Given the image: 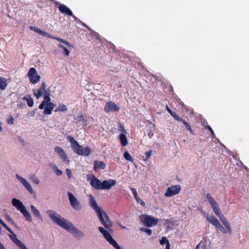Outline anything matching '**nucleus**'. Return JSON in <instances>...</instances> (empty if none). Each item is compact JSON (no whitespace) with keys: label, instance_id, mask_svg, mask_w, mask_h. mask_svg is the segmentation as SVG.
<instances>
[{"label":"nucleus","instance_id":"nucleus-6","mask_svg":"<svg viewBox=\"0 0 249 249\" xmlns=\"http://www.w3.org/2000/svg\"><path fill=\"white\" fill-rule=\"evenodd\" d=\"M100 232L103 234L105 238L116 249H122L117 242L112 238L109 233L103 227H99L98 228Z\"/></svg>","mask_w":249,"mask_h":249},{"label":"nucleus","instance_id":"nucleus-59","mask_svg":"<svg viewBox=\"0 0 249 249\" xmlns=\"http://www.w3.org/2000/svg\"><path fill=\"white\" fill-rule=\"evenodd\" d=\"M1 227L0 226V231H1Z\"/></svg>","mask_w":249,"mask_h":249},{"label":"nucleus","instance_id":"nucleus-39","mask_svg":"<svg viewBox=\"0 0 249 249\" xmlns=\"http://www.w3.org/2000/svg\"><path fill=\"white\" fill-rule=\"evenodd\" d=\"M140 230L146 232L148 235H150L152 233V231L148 228H140Z\"/></svg>","mask_w":249,"mask_h":249},{"label":"nucleus","instance_id":"nucleus-34","mask_svg":"<svg viewBox=\"0 0 249 249\" xmlns=\"http://www.w3.org/2000/svg\"><path fill=\"white\" fill-rule=\"evenodd\" d=\"M30 29L32 30H33L35 32H36V33H39L40 34L43 35H46L47 34L45 32H44L43 31H41L39 29L35 27H33V26H31L30 27Z\"/></svg>","mask_w":249,"mask_h":249},{"label":"nucleus","instance_id":"nucleus-32","mask_svg":"<svg viewBox=\"0 0 249 249\" xmlns=\"http://www.w3.org/2000/svg\"><path fill=\"white\" fill-rule=\"evenodd\" d=\"M58 47L59 48H61V49L63 50L64 53L66 56H69V54H70V51L66 47H65L64 45H63L62 44H59Z\"/></svg>","mask_w":249,"mask_h":249},{"label":"nucleus","instance_id":"nucleus-17","mask_svg":"<svg viewBox=\"0 0 249 249\" xmlns=\"http://www.w3.org/2000/svg\"><path fill=\"white\" fill-rule=\"evenodd\" d=\"M46 85L45 82L42 83L40 89H33V92L35 96L37 99H39L42 95L44 96L45 93H47V91L45 90Z\"/></svg>","mask_w":249,"mask_h":249},{"label":"nucleus","instance_id":"nucleus-25","mask_svg":"<svg viewBox=\"0 0 249 249\" xmlns=\"http://www.w3.org/2000/svg\"><path fill=\"white\" fill-rule=\"evenodd\" d=\"M177 121L182 123L185 125L186 129L189 130L191 134H193V131L192 129L191 126L187 123V122L185 120L179 117Z\"/></svg>","mask_w":249,"mask_h":249},{"label":"nucleus","instance_id":"nucleus-37","mask_svg":"<svg viewBox=\"0 0 249 249\" xmlns=\"http://www.w3.org/2000/svg\"><path fill=\"white\" fill-rule=\"evenodd\" d=\"M169 241L167 239V238L165 237V236H163L162 238H161V239L160 240V243L161 245H163L164 244H167L168 243H169Z\"/></svg>","mask_w":249,"mask_h":249},{"label":"nucleus","instance_id":"nucleus-45","mask_svg":"<svg viewBox=\"0 0 249 249\" xmlns=\"http://www.w3.org/2000/svg\"><path fill=\"white\" fill-rule=\"evenodd\" d=\"M67 175L69 178H71V172L70 169H66V170Z\"/></svg>","mask_w":249,"mask_h":249},{"label":"nucleus","instance_id":"nucleus-9","mask_svg":"<svg viewBox=\"0 0 249 249\" xmlns=\"http://www.w3.org/2000/svg\"><path fill=\"white\" fill-rule=\"evenodd\" d=\"M206 219L217 229L221 232L226 234L228 232L221 225L218 220L213 215L209 216L208 214L205 215Z\"/></svg>","mask_w":249,"mask_h":249},{"label":"nucleus","instance_id":"nucleus-47","mask_svg":"<svg viewBox=\"0 0 249 249\" xmlns=\"http://www.w3.org/2000/svg\"><path fill=\"white\" fill-rule=\"evenodd\" d=\"M73 18L74 20L76 21L77 23H80L81 22V20H80L79 18H78L76 16H75L73 14V16H71Z\"/></svg>","mask_w":249,"mask_h":249},{"label":"nucleus","instance_id":"nucleus-20","mask_svg":"<svg viewBox=\"0 0 249 249\" xmlns=\"http://www.w3.org/2000/svg\"><path fill=\"white\" fill-rule=\"evenodd\" d=\"M94 170L96 172L98 169H104L106 168V164L102 161H94Z\"/></svg>","mask_w":249,"mask_h":249},{"label":"nucleus","instance_id":"nucleus-58","mask_svg":"<svg viewBox=\"0 0 249 249\" xmlns=\"http://www.w3.org/2000/svg\"><path fill=\"white\" fill-rule=\"evenodd\" d=\"M121 228H122V229H125V228H126V227H125V226H121Z\"/></svg>","mask_w":249,"mask_h":249},{"label":"nucleus","instance_id":"nucleus-51","mask_svg":"<svg viewBox=\"0 0 249 249\" xmlns=\"http://www.w3.org/2000/svg\"><path fill=\"white\" fill-rule=\"evenodd\" d=\"M80 24H81L83 26L86 27L88 30H90L89 27L85 23L83 22L82 21L80 23Z\"/></svg>","mask_w":249,"mask_h":249},{"label":"nucleus","instance_id":"nucleus-26","mask_svg":"<svg viewBox=\"0 0 249 249\" xmlns=\"http://www.w3.org/2000/svg\"><path fill=\"white\" fill-rule=\"evenodd\" d=\"M7 86V80L3 77H0V89L4 90Z\"/></svg>","mask_w":249,"mask_h":249},{"label":"nucleus","instance_id":"nucleus-22","mask_svg":"<svg viewBox=\"0 0 249 249\" xmlns=\"http://www.w3.org/2000/svg\"><path fill=\"white\" fill-rule=\"evenodd\" d=\"M11 234L9 235V237L11 240L17 246H18L22 242L17 238L16 234L12 231V232H10Z\"/></svg>","mask_w":249,"mask_h":249},{"label":"nucleus","instance_id":"nucleus-4","mask_svg":"<svg viewBox=\"0 0 249 249\" xmlns=\"http://www.w3.org/2000/svg\"><path fill=\"white\" fill-rule=\"evenodd\" d=\"M67 139L71 142V147L73 151L78 155L88 156L90 154L91 149L89 147H83L71 136H68Z\"/></svg>","mask_w":249,"mask_h":249},{"label":"nucleus","instance_id":"nucleus-8","mask_svg":"<svg viewBox=\"0 0 249 249\" xmlns=\"http://www.w3.org/2000/svg\"><path fill=\"white\" fill-rule=\"evenodd\" d=\"M39 108L44 109L43 111H40L38 113L37 118L38 119L42 121H46L45 116L47 115V94L44 95V100L41 104L39 106Z\"/></svg>","mask_w":249,"mask_h":249},{"label":"nucleus","instance_id":"nucleus-10","mask_svg":"<svg viewBox=\"0 0 249 249\" xmlns=\"http://www.w3.org/2000/svg\"><path fill=\"white\" fill-rule=\"evenodd\" d=\"M68 195L69 198L70 204L72 207L76 210H80L81 209L82 206L79 201L73 196V195L69 192Z\"/></svg>","mask_w":249,"mask_h":249},{"label":"nucleus","instance_id":"nucleus-38","mask_svg":"<svg viewBox=\"0 0 249 249\" xmlns=\"http://www.w3.org/2000/svg\"><path fill=\"white\" fill-rule=\"evenodd\" d=\"M135 199L137 201V202L140 204H141L142 206L144 207L145 205V202L139 196H137V197L135 198Z\"/></svg>","mask_w":249,"mask_h":249},{"label":"nucleus","instance_id":"nucleus-57","mask_svg":"<svg viewBox=\"0 0 249 249\" xmlns=\"http://www.w3.org/2000/svg\"><path fill=\"white\" fill-rule=\"evenodd\" d=\"M2 128L1 126V125H0V132L2 131Z\"/></svg>","mask_w":249,"mask_h":249},{"label":"nucleus","instance_id":"nucleus-50","mask_svg":"<svg viewBox=\"0 0 249 249\" xmlns=\"http://www.w3.org/2000/svg\"><path fill=\"white\" fill-rule=\"evenodd\" d=\"M14 122V119L13 118L11 117L10 119L7 122V123L9 124H13Z\"/></svg>","mask_w":249,"mask_h":249},{"label":"nucleus","instance_id":"nucleus-52","mask_svg":"<svg viewBox=\"0 0 249 249\" xmlns=\"http://www.w3.org/2000/svg\"><path fill=\"white\" fill-rule=\"evenodd\" d=\"M80 24H81L83 26L86 27L88 30H90L89 27L85 23L83 22L82 21L80 23Z\"/></svg>","mask_w":249,"mask_h":249},{"label":"nucleus","instance_id":"nucleus-3","mask_svg":"<svg viewBox=\"0 0 249 249\" xmlns=\"http://www.w3.org/2000/svg\"><path fill=\"white\" fill-rule=\"evenodd\" d=\"M206 198L208 199L210 204L211 205V206L215 215H216L219 218L220 221L226 227L228 232L230 234H231V229L230 225L227 218L222 213V212L220 210L217 202L215 200V199L212 196V195L210 193H207L206 194Z\"/></svg>","mask_w":249,"mask_h":249},{"label":"nucleus","instance_id":"nucleus-23","mask_svg":"<svg viewBox=\"0 0 249 249\" xmlns=\"http://www.w3.org/2000/svg\"><path fill=\"white\" fill-rule=\"evenodd\" d=\"M49 96L50 93L48 92V115L51 114L52 110L54 107V105L51 102Z\"/></svg>","mask_w":249,"mask_h":249},{"label":"nucleus","instance_id":"nucleus-15","mask_svg":"<svg viewBox=\"0 0 249 249\" xmlns=\"http://www.w3.org/2000/svg\"><path fill=\"white\" fill-rule=\"evenodd\" d=\"M16 178L22 184L24 187L27 189L29 192L32 194H35L34 191L33 190L30 184L24 179L23 177L19 176L18 174L16 175Z\"/></svg>","mask_w":249,"mask_h":249},{"label":"nucleus","instance_id":"nucleus-11","mask_svg":"<svg viewBox=\"0 0 249 249\" xmlns=\"http://www.w3.org/2000/svg\"><path fill=\"white\" fill-rule=\"evenodd\" d=\"M28 76L30 82L32 84H36L40 80V76L37 73L36 71L34 68L30 69Z\"/></svg>","mask_w":249,"mask_h":249},{"label":"nucleus","instance_id":"nucleus-56","mask_svg":"<svg viewBox=\"0 0 249 249\" xmlns=\"http://www.w3.org/2000/svg\"><path fill=\"white\" fill-rule=\"evenodd\" d=\"M20 142L21 143H22L23 145L25 144V142H24V141L22 139H21L20 140Z\"/></svg>","mask_w":249,"mask_h":249},{"label":"nucleus","instance_id":"nucleus-54","mask_svg":"<svg viewBox=\"0 0 249 249\" xmlns=\"http://www.w3.org/2000/svg\"><path fill=\"white\" fill-rule=\"evenodd\" d=\"M0 249H5L4 246L0 242Z\"/></svg>","mask_w":249,"mask_h":249},{"label":"nucleus","instance_id":"nucleus-49","mask_svg":"<svg viewBox=\"0 0 249 249\" xmlns=\"http://www.w3.org/2000/svg\"><path fill=\"white\" fill-rule=\"evenodd\" d=\"M18 106L20 108H24L26 107V105L24 103H20L18 105Z\"/></svg>","mask_w":249,"mask_h":249},{"label":"nucleus","instance_id":"nucleus-31","mask_svg":"<svg viewBox=\"0 0 249 249\" xmlns=\"http://www.w3.org/2000/svg\"><path fill=\"white\" fill-rule=\"evenodd\" d=\"M68 109V108L67 107L62 104V105H60L58 106V107H57L55 110H54L55 112H57V111H67Z\"/></svg>","mask_w":249,"mask_h":249},{"label":"nucleus","instance_id":"nucleus-21","mask_svg":"<svg viewBox=\"0 0 249 249\" xmlns=\"http://www.w3.org/2000/svg\"><path fill=\"white\" fill-rule=\"evenodd\" d=\"M30 207L33 214L38 219L43 221L42 217L39 211L34 205H31Z\"/></svg>","mask_w":249,"mask_h":249},{"label":"nucleus","instance_id":"nucleus-36","mask_svg":"<svg viewBox=\"0 0 249 249\" xmlns=\"http://www.w3.org/2000/svg\"><path fill=\"white\" fill-rule=\"evenodd\" d=\"M0 224L9 232H12V230L7 226V225L0 218Z\"/></svg>","mask_w":249,"mask_h":249},{"label":"nucleus","instance_id":"nucleus-12","mask_svg":"<svg viewBox=\"0 0 249 249\" xmlns=\"http://www.w3.org/2000/svg\"><path fill=\"white\" fill-rule=\"evenodd\" d=\"M181 190L179 185H172L168 187L164 194V196L166 197H171L176 195L178 194Z\"/></svg>","mask_w":249,"mask_h":249},{"label":"nucleus","instance_id":"nucleus-46","mask_svg":"<svg viewBox=\"0 0 249 249\" xmlns=\"http://www.w3.org/2000/svg\"><path fill=\"white\" fill-rule=\"evenodd\" d=\"M207 128L210 131V132L211 133L212 136L213 137H214L215 134H214V131H213V129L212 128V127L208 125V126H207Z\"/></svg>","mask_w":249,"mask_h":249},{"label":"nucleus","instance_id":"nucleus-7","mask_svg":"<svg viewBox=\"0 0 249 249\" xmlns=\"http://www.w3.org/2000/svg\"><path fill=\"white\" fill-rule=\"evenodd\" d=\"M142 222L146 226L151 227L156 225L158 223V219L149 215H142L140 216Z\"/></svg>","mask_w":249,"mask_h":249},{"label":"nucleus","instance_id":"nucleus-35","mask_svg":"<svg viewBox=\"0 0 249 249\" xmlns=\"http://www.w3.org/2000/svg\"><path fill=\"white\" fill-rule=\"evenodd\" d=\"M53 169L55 173L57 176H61L62 175L63 172L61 170L58 169L56 165H53Z\"/></svg>","mask_w":249,"mask_h":249},{"label":"nucleus","instance_id":"nucleus-19","mask_svg":"<svg viewBox=\"0 0 249 249\" xmlns=\"http://www.w3.org/2000/svg\"><path fill=\"white\" fill-rule=\"evenodd\" d=\"M116 184V181L113 179L105 180L102 182V190H109Z\"/></svg>","mask_w":249,"mask_h":249},{"label":"nucleus","instance_id":"nucleus-16","mask_svg":"<svg viewBox=\"0 0 249 249\" xmlns=\"http://www.w3.org/2000/svg\"><path fill=\"white\" fill-rule=\"evenodd\" d=\"M56 5H59L58 8L59 11L63 14L68 15L69 16H73V13L71 9L67 6L63 4H60L58 2H54Z\"/></svg>","mask_w":249,"mask_h":249},{"label":"nucleus","instance_id":"nucleus-13","mask_svg":"<svg viewBox=\"0 0 249 249\" xmlns=\"http://www.w3.org/2000/svg\"><path fill=\"white\" fill-rule=\"evenodd\" d=\"M54 150L55 152L58 155L60 159L66 164H69L70 160L68 158L66 153L64 150L61 147L56 146L54 147Z\"/></svg>","mask_w":249,"mask_h":249},{"label":"nucleus","instance_id":"nucleus-29","mask_svg":"<svg viewBox=\"0 0 249 249\" xmlns=\"http://www.w3.org/2000/svg\"><path fill=\"white\" fill-rule=\"evenodd\" d=\"M124 157L126 160L133 162V158L127 151H126L124 152Z\"/></svg>","mask_w":249,"mask_h":249},{"label":"nucleus","instance_id":"nucleus-55","mask_svg":"<svg viewBox=\"0 0 249 249\" xmlns=\"http://www.w3.org/2000/svg\"><path fill=\"white\" fill-rule=\"evenodd\" d=\"M200 243L198 244V245H196V248L195 249H198L200 247Z\"/></svg>","mask_w":249,"mask_h":249},{"label":"nucleus","instance_id":"nucleus-2","mask_svg":"<svg viewBox=\"0 0 249 249\" xmlns=\"http://www.w3.org/2000/svg\"><path fill=\"white\" fill-rule=\"evenodd\" d=\"M89 205L96 212L102 224L106 229L110 230L112 226V223L108 216L105 212L102 213L101 208L98 206L95 198L90 195Z\"/></svg>","mask_w":249,"mask_h":249},{"label":"nucleus","instance_id":"nucleus-24","mask_svg":"<svg viewBox=\"0 0 249 249\" xmlns=\"http://www.w3.org/2000/svg\"><path fill=\"white\" fill-rule=\"evenodd\" d=\"M119 139L123 146H125L128 144V141L126 138V134H121L119 136Z\"/></svg>","mask_w":249,"mask_h":249},{"label":"nucleus","instance_id":"nucleus-30","mask_svg":"<svg viewBox=\"0 0 249 249\" xmlns=\"http://www.w3.org/2000/svg\"><path fill=\"white\" fill-rule=\"evenodd\" d=\"M23 100H26L27 101V104L30 107H32L33 106L34 102V100L32 98H31V97L28 98L26 96H24L23 98Z\"/></svg>","mask_w":249,"mask_h":249},{"label":"nucleus","instance_id":"nucleus-48","mask_svg":"<svg viewBox=\"0 0 249 249\" xmlns=\"http://www.w3.org/2000/svg\"><path fill=\"white\" fill-rule=\"evenodd\" d=\"M18 247L21 249H28V248L22 243H21Z\"/></svg>","mask_w":249,"mask_h":249},{"label":"nucleus","instance_id":"nucleus-33","mask_svg":"<svg viewBox=\"0 0 249 249\" xmlns=\"http://www.w3.org/2000/svg\"><path fill=\"white\" fill-rule=\"evenodd\" d=\"M118 130L122 132L121 134H127V132L124 126V125L121 123H119L118 124Z\"/></svg>","mask_w":249,"mask_h":249},{"label":"nucleus","instance_id":"nucleus-40","mask_svg":"<svg viewBox=\"0 0 249 249\" xmlns=\"http://www.w3.org/2000/svg\"><path fill=\"white\" fill-rule=\"evenodd\" d=\"M5 217H6V220L10 222L12 225H15L16 226H17V224L14 222V221H13V220L11 218V217H10V216L8 214H6L5 215Z\"/></svg>","mask_w":249,"mask_h":249},{"label":"nucleus","instance_id":"nucleus-44","mask_svg":"<svg viewBox=\"0 0 249 249\" xmlns=\"http://www.w3.org/2000/svg\"><path fill=\"white\" fill-rule=\"evenodd\" d=\"M130 190L132 191L135 198L138 196L136 189L135 188L131 187L130 188Z\"/></svg>","mask_w":249,"mask_h":249},{"label":"nucleus","instance_id":"nucleus-28","mask_svg":"<svg viewBox=\"0 0 249 249\" xmlns=\"http://www.w3.org/2000/svg\"><path fill=\"white\" fill-rule=\"evenodd\" d=\"M55 39L58 41L59 42L62 43L66 45L67 46H68L69 48H72L73 45L70 43L68 41L65 40L62 38H59V37H56Z\"/></svg>","mask_w":249,"mask_h":249},{"label":"nucleus","instance_id":"nucleus-42","mask_svg":"<svg viewBox=\"0 0 249 249\" xmlns=\"http://www.w3.org/2000/svg\"><path fill=\"white\" fill-rule=\"evenodd\" d=\"M152 155V151L149 150L146 152L145 153V159L144 160H148L151 157Z\"/></svg>","mask_w":249,"mask_h":249},{"label":"nucleus","instance_id":"nucleus-43","mask_svg":"<svg viewBox=\"0 0 249 249\" xmlns=\"http://www.w3.org/2000/svg\"><path fill=\"white\" fill-rule=\"evenodd\" d=\"M75 119L76 120L77 122H81L84 120L83 115L81 114L80 116H77Z\"/></svg>","mask_w":249,"mask_h":249},{"label":"nucleus","instance_id":"nucleus-27","mask_svg":"<svg viewBox=\"0 0 249 249\" xmlns=\"http://www.w3.org/2000/svg\"><path fill=\"white\" fill-rule=\"evenodd\" d=\"M166 109L167 110V111L170 114V115L176 120H177L179 117L178 115V114L173 112L168 106H166Z\"/></svg>","mask_w":249,"mask_h":249},{"label":"nucleus","instance_id":"nucleus-41","mask_svg":"<svg viewBox=\"0 0 249 249\" xmlns=\"http://www.w3.org/2000/svg\"><path fill=\"white\" fill-rule=\"evenodd\" d=\"M32 181L36 184H38L39 183V179L35 176V175H32L30 177Z\"/></svg>","mask_w":249,"mask_h":249},{"label":"nucleus","instance_id":"nucleus-5","mask_svg":"<svg viewBox=\"0 0 249 249\" xmlns=\"http://www.w3.org/2000/svg\"><path fill=\"white\" fill-rule=\"evenodd\" d=\"M11 203L13 206L21 212L28 222L32 221L33 219L31 214L19 199L14 198L12 199Z\"/></svg>","mask_w":249,"mask_h":249},{"label":"nucleus","instance_id":"nucleus-18","mask_svg":"<svg viewBox=\"0 0 249 249\" xmlns=\"http://www.w3.org/2000/svg\"><path fill=\"white\" fill-rule=\"evenodd\" d=\"M90 184L92 187L96 190H102V182L94 176H92Z\"/></svg>","mask_w":249,"mask_h":249},{"label":"nucleus","instance_id":"nucleus-1","mask_svg":"<svg viewBox=\"0 0 249 249\" xmlns=\"http://www.w3.org/2000/svg\"><path fill=\"white\" fill-rule=\"evenodd\" d=\"M49 216L56 224L60 226L68 231L71 233L77 239H81L84 236V233L69 220L63 218L61 215L53 211H48Z\"/></svg>","mask_w":249,"mask_h":249},{"label":"nucleus","instance_id":"nucleus-60","mask_svg":"<svg viewBox=\"0 0 249 249\" xmlns=\"http://www.w3.org/2000/svg\"><path fill=\"white\" fill-rule=\"evenodd\" d=\"M47 36H48V37H50V35H49L48 34H47Z\"/></svg>","mask_w":249,"mask_h":249},{"label":"nucleus","instance_id":"nucleus-53","mask_svg":"<svg viewBox=\"0 0 249 249\" xmlns=\"http://www.w3.org/2000/svg\"><path fill=\"white\" fill-rule=\"evenodd\" d=\"M165 249H170V246L169 242L166 244Z\"/></svg>","mask_w":249,"mask_h":249},{"label":"nucleus","instance_id":"nucleus-14","mask_svg":"<svg viewBox=\"0 0 249 249\" xmlns=\"http://www.w3.org/2000/svg\"><path fill=\"white\" fill-rule=\"evenodd\" d=\"M119 109V107L117 106L114 102L112 101H109L107 103L104 107V111L107 113L109 112L118 111Z\"/></svg>","mask_w":249,"mask_h":249}]
</instances>
